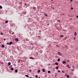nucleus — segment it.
<instances>
[{
	"label": "nucleus",
	"instance_id": "obj_19",
	"mask_svg": "<svg viewBox=\"0 0 78 78\" xmlns=\"http://www.w3.org/2000/svg\"><path fill=\"white\" fill-rule=\"evenodd\" d=\"M11 70H13L14 69H13V68H11Z\"/></svg>",
	"mask_w": 78,
	"mask_h": 78
},
{
	"label": "nucleus",
	"instance_id": "obj_38",
	"mask_svg": "<svg viewBox=\"0 0 78 78\" xmlns=\"http://www.w3.org/2000/svg\"><path fill=\"white\" fill-rule=\"evenodd\" d=\"M4 41H6V39H4Z\"/></svg>",
	"mask_w": 78,
	"mask_h": 78
},
{
	"label": "nucleus",
	"instance_id": "obj_17",
	"mask_svg": "<svg viewBox=\"0 0 78 78\" xmlns=\"http://www.w3.org/2000/svg\"><path fill=\"white\" fill-rule=\"evenodd\" d=\"M40 72H41V70H39L38 71V73H40Z\"/></svg>",
	"mask_w": 78,
	"mask_h": 78
},
{
	"label": "nucleus",
	"instance_id": "obj_44",
	"mask_svg": "<svg viewBox=\"0 0 78 78\" xmlns=\"http://www.w3.org/2000/svg\"><path fill=\"white\" fill-rule=\"evenodd\" d=\"M0 63H1V62H0Z\"/></svg>",
	"mask_w": 78,
	"mask_h": 78
},
{
	"label": "nucleus",
	"instance_id": "obj_22",
	"mask_svg": "<svg viewBox=\"0 0 78 78\" xmlns=\"http://www.w3.org/2000/svg\"><path fill=\"white\" fill-rule=\"evenodd\" d=\"M0 9H2V6L1 5L0 6Z\"/></svg>",
	"mask_w": 78,
	"mask_h": 78
},
{
	"label": "nucleus",
	"instance_id": "obj_40",
	"mask_svg": "<svg viewBox=\"0 0 78 78\" xmlns=\"http://www.w3.org/2000/svg\"><path fill=\"white\" fill-rule=\"evenodd\" d=\"M18 62H20V61H18Z\"/></svg>",
	"mask_w": 78,
	"mask_h": 78
},
{
	"label": "nucleus",
	"instance_id": "obj_30",
	"mask_svg": "<svg viewBox=\"0 0 78 78\" xmlns=\"http://www.w3.org/2000/svg\"><path fill=\"white\" fill-rule=\"evenodd\" d=\"M76 18H77V19H78V16H76Z\"/></svg>",
	"mask_w": 78,
	"mask_h": 78
},
{
	"label": "nucleus",
	"instance_id": "obj_41",
	"mask_svg": "<svg viewBox=\"0 0 78 78\" xmlns=\"http://www.w3.org/2000/svg\"><path fill=\"white\" fill-rule=\"evenodd\" d=\"M38 78H41V77H39Z\"/></svg>",
	"mask_w": 78,
	"mask_h": 78
},
{
	"label": "nucleus",
	"instance_id": "obj_14",
	"mask_svg": "<svg viewBox=\"0 0 78 78\" xmlns=\"http://www.w3.org/2000/svg\"><path fill=\"white\" fill-rule=\"evenodd\" d=\"M33 9H34V11H36V7H34L33 8Z\"/></svg>",
	"mask_w": 78,
	"mask_h": 78
},
{
	"label": "nucleus",
	"instance_id": "obj_16",
	"mask_svg": "<svg viewBox=\"0 0 78 78\" xmlns=\"http://www.w3.org/2000/svg\"><path fill=\"white\" fill-rule=\"evenodd\" d=\"M5 23H8V21H5Z\"/></svg>",
	"mask_w": 78,
	"mask_h": 78
},
{
	"label": "nucleus",
	"instance_id": "obj_12",
	"mask_svg": "<svg viewBox=\"0 0 78 78\" xmlns=\"http://www.w3.org/2000/svg\"><path fill=\"white\" fill-rule=\"evenodd\" d=\"M15 41H16V42H18V39L17 38L15 39Z\"/></svg>",
	"mask_w": 78,
	"mask_h": 78
},
{
	"label": "nucleus",
	"instance_id": "obj_31",
	"mask_svg": "<svg viewBox=\"0 0 78 78\" xmlns=\"http://www.w3.org/2000/svg\"><path fill=\"white\" fill-rule=\"evenodd\" d=\"M74 40L75 41V39H76V38L75 37H74Z\"/></svg>",
	"mask_w": 78,
	"mask_h": 78
},
{
	"label": "nucleus",
	"instance_id": "obj_15",
	"mask_svg": "<svg viewBox=\"0 0 78 78\" xmlns=\"http://www.w3.org/2000/svg\"><path fill=\"white\" fill-rule=\"evenodd\" d=\"M2 48H4V47H5V46H4L3 45H2Z\"/></svg>",
	"mask_w": 78,
	"mask_h": 78
},
{
	"label": "nucleus",
	"instance_id": "obj_35",
	"mask_svg": "<svg viewBox=\"0 0 78 78\" xmlns=\"http://www.w3.org/2000/svg\"><path fill=\"white\" fill-rule=\"evenodd\" d=\"M69 60H68L67 61V62H69Z\"/></svg>",
	"mask_w": 78,
	"mask_h": 78
},
{
	"label": "nucleus",
	"instance_id": "obj_6",
	"mask_svg": "<svg viewBox=\"0 0 78 78\" xmlns=\"http://www.w3.org/2000/svg\"><path fill=\"white\" fill-rule=\"evenodd\" d=\"M48 73H51V71H50V70L48 71Z\"/></svg>",
	"mask_w": 78,
	"mask_h": 78
},
{
	"label": "nucleus",
	"instance_id": "obj_32",
	"mask_svg": "<svg viewBox=\"0 0 78 78\" xmlns=\"http://www.w3.org/2000/svg\"><path fill=\"white\" fill-rule=\"evenodd\" d=\"M31 69H30L29 72H31Z\"/></svg>",
	"mask_w": 78,
	"mask_h": 78
},
{
	"label": "nucleus",
	"instance_id": "obj_43",
	"mask_svg": "<svg viewBox=\"0 0 78 78\" xmlns=\"http://www.w3.org/2000/svg\"><path fill=\"white\" fill-rule=\"evenodd\" d=\"M71 1H73V0H71Z\"/></svg>",
	"mask_w": 78,
	"mask_h": 78
},
{
	"label": "nucleus",
	"instance_id": "obj_34",
	"mask_svg": "<svg viewBox=\"0 0 78 78\" xmlns=\"http://www.w3.org/2000/svg\"><path fill=\"white\" fill-rule=\"evenodd\" d=\"M71 10H72L73 9V8H71Z\"/></svg>",
	"mask_w": 78,
	"mask_h": 78
},
{
	"label": "nucleus",
	"instance_id": "obj_7",
	"mask_svg": "<svg viewBox=\"0 0 78 78\" xmlns=\"http://www.w3.org/2000/svg\"><path fill=\"white\" fill-rule=\"evenodd\" d=\"M62 63L63 64H66V61H64Z\"/></svg>",
	"mask_w": 78,
	"mask_h": 78
},
{
	"label": "nucleus",
	"instance_id": "obj_37",
	"mask_svg": "<svg viewBox=\"0 0 78 78\" xmlns=\"http://www.w3.org/2000/svg\"><path fill=\"white\" fill-rule=\"evenodd\" d=\"M53 9H55V8H52Z\"/></svg>",
	"mask_w": 78,
	"mask_h": 78
},
{
	"label": "nucleus",
	"instance_id": "obj_11",
	"mask_svg": "<svg viewBox=\"0 0 78 78\" xmlns=\"http://www.w3.org/2000/svg\"><path fill=\"white\" fill-rule=\"evenodd\" d=\"M58 55H61V54L59 52H58Z\"/></svg>",
	"mask_w": 78,
	"mask_h": 78
},
{
	"label": "nucleus",
	"instance_id": "obj_27",
	"mask_svg": "<svg viewBox=\"0 0 78 78\" xmlns=\"http://www.w3.org/2000/svg\"><path fill=\"white\" fill-rule=\"evenodd\" d=\"M67 78H69V75H67Z\"/></svg>",
	"mask_w": 78,
	"mask_h": 78
},
{
	"label": "nucleus",
	"instance_id": "obj_26",
	"mask_svg": "<svg viewBox=\"0 0 78 78\" xmlns=\"http://www.w3.org/2000/svg\"><path fill=\"white\" fill-rule=\"evenodd\" d=\"M7 45H9V42H7Z\"/></svg>",
	"mask_w": 78,
	"mask_h": 78
},
{
	"label": "nucleus",
	"instance_id": "obj_29",
	"mask_svg": "<svg viewBox=\"0 0 78 78\" xmlns=\"http://www.w3.org/2000/svg\"><path fill=\"white\" fill-rule=\"evenodd\" d=\"M62 15H63V16H65V14H62Z\"/></svg>",
	"mask_w": 78,
	"mask_h": 78
},
{
	"label": "nucleus",
	"instance_id": "obj_8",
	"mask_svg": "<svg viewBox=\"0 0 78 78\" xmlns=\"http://www.w3.org/2000/svg\"><path fill=\"white\" fill-rule=\"evenodd\" d=\"M60 37H64V35H60Z\"/></svg>",
	"mask_w": 78,
	"mask_h": 78
},
{
	"label": "nucleus",
	"instance_id": "obj_36",
	"mask_svg": "<svg viewBox=\"0 0 78 78\" xmlns=\"http://www.w3.org/2000/svg\"><path fill=\"white\" fill-rule=\"evenodd\" d=\"M62 73H64V71H62Z\"/></svg>",
	"mask_w": 78,
	"mask_h": 78
},
{
	"label": "nucleus",
	"instance_id": "obj_2",
	"mask_svg": "<svg viewBox=\"0 0 78 78\" xmlns=\"http://www.w3.org/2000/svg\"><path fill=\"white\" fill-rule=\"evenodd\" d=\"M43 72H45V69H43L42 70Z\"/></svg>",
	"mask_w": 78,
	"mask_h": 78
},
{
	"label": "nucleus",
	"instance_id": "obj_5",
	"mask_svg": "<svg viewBox=\"0 0 78 78\" xmlns=\"http://www.w3.org/2000/svg\"><path fill=\"white\" fill-rule=\"evenodd\" d=\"M55 65H56L57 66H58V63L57 62H56L55 63Z\"/></svg>",
	"mask_w": 78,
	"mask_h": 78
},
{
	"label": "nucleus",
	"instance_id": "obj_33",
	"mask_svg": "<svg viewBox=\"0 0 78 78\" xmlns=\"http://www.w3.org/2000/svg\"><path fill=\"white\" fill-rule=\"evenodd\" d=\"M60 20H57V22H60Z\"/></svg>",
	"mask_w": 78,
	"mask_h": 78
},
{
	"label": "nucleus",
	"instance_id": "obj_4",
	"mask_svg": "<svg viewBox=\"0 0 78 78\" xmlns=\"http://www.w3.org/2000/svg\"><path fill=\"white\" fill-rule=\"evenodd\" d=\"M29 58L31 59H34V58L33 57H30Z\"/></svg>",
	"mask_w": 78,
	"mask_h": 78
},
{
	"label": "nucleus",
	"instance_id": "obj_3",
	"mask_svg": "<svg viewBox=\"0 0 78 78\" xmlns=\"http://www.w3.org/2000/svg\"><path fill=\"white\" fill-rule=\"evenodd\" d=\"M12 44V42H10L9 43V45H11V44Z\"/></svg>",
	"mask_w": 78,
	"mask_h": 78
},
{
	"label": "nucleus",
	"instance_id": "obj_21",
	"mask_svg": "<svg viewBox=\"0 0 78 78\" xmlns=\"http://www.w3.org/2000/svg\"><path fill=\"white\" fill-rule=\"evenodd\" d=\"M58 72H59V73H61V71H60V70H58Z\"/></svg>",
	"mask_w": 78,
	"mask_h": 78
},
{
	"label": "nucleus",
	"instance_id": "obj_1",
	"mask_svg": "<svg viewBox=\"0 0 78 78\" xmlns=\"http://www.w3.org/2000/svg\"><path fill=\"white\" fill-rule=\"evenodd\" d=\"M66 66L67 67H68V68H69V69H70V66H69V65L67 64L66 65Z\"/></svg>",
	"mask_w": 78,
	"mask_h": 78
},
{
	"label": "nucleus",
	"instance_id": "obj_42",
	"mask_svg": "<svg viewBox=\"0 0 78 78\" xmlns=\"http://www.w3.org/2000/svg\"><path fill=\"white\" fill-rule=\"evenodd\" d=\"M0 44H1V42L0 41Z\"/></svg>",
	"mask_w": 78,
	"mask_h": 78
},
{
	"label": "nucleus",
	"instance_id": "obj_18",
	"mask_svg": "<svg viewBox=\"0 0 78 78\" xmlns=\"http://www.w3.org/2000/svg\"><path fill=\"white\" fill-rule=\"evenodd\" d=\"M18 70H17V69H16L15 70V72H16V73H17V72Z\"/></svg>",
	"mask_w": 78,
	"mask_h": 78
},
{
	"label": "nucleus",
	"instance_id": "obj_25",
	"mask_svg": "<svg viewBox=\"0 0 78 78\" xmlns=\"http://www.w3.org/2000/svg\"><path fill=\"white\" fill-rule=\"evenodd\" d=\"M44 15L46 16H48V15H47V14H45Z\"/></svg>",
	"mask_w": 78,
	"mask_h": 78
},
{
	"label": "nucleus",
	"instance_id": "obj_9",
	"mask_svg": "<svg viewBox=\"0 0 78 78\" xmlns=\"http://www.w3.org/2000/svg\"><path fill=\"white\" fill-rule=\"evenodd\" d=\"M25 76L27 78H29V76H28V75H26Z\"/></svg>",
	"mask_w": 78,
	"mask_h": 78
},
{
	"label": "nucleus",
	"instance_id": "obj_39",
	"mask_svg": "<svg viewBox=\"0 0 78 78\" xmlns=\"http://www.w3.org/2000/svg\"><path fill=\"white\" fill-rule=\"evenodd\" d=\"M49 25V24H48H48H47V25Z\"/></svg>",
	"mask_w": 78,
	"mask_h": 78
},
{
	"label": "nucleus",
	"instance_id": "obj_13",
	"mask_svg": "<svg viewBox=\"0 0 78 78\" xmlns=\"http://www.w3.org/2000/svg\"><path fill=\"white\" fill-rule=\"evenodd\" d=\"M8 64L9 65V66H10V65H11V62H9L8 63Z\"/></svg>",
	"mask_w": 78,
	"mask_h": 78
},
{
	"label": "nucleus",
	"instance_id": "obj_24",
	"mask_svg": "<svg viewBox=\"0 0 78 78\" xmlns=\"http://www.w3.org/2000/svg\"><path fill=\"white\" fill-rule=\"evenodd\" d=\"M0 34H1V35H3V33L2 32H1L0 33Z\"/></svg>",
	"mask_w": 78,
	"mask_h": 78
},
{
	"label": "nucleus",
	"instance_id": "obj_20",
	"mask_svg": "<svg viewBox=\"0 0 78 78\" xmlns=\"http://www.w3.org/2000/svg\"><path fill=\"white\" fill-rule=\"evenodd\" d=\"M56 69H58V66H56Z\"/></svg>",
	"mask_w": 78,
	"mask_h": 78
},
{
	"label": "nucleus",
	"instance_id": "obj_10",
	"mask_svg": "<svg viewBox=\"0 0 78 78\" xmlns=\"http://www.w3.org/2000/svg\"><path fill=\"white\" fill-rule=\"evenodd\" d=\"M74 36H76V32L74 33Z\"/></svg>",
	"mask_w": 78,
	"mask_h": 78
},
{
	"label": "nucleus",
	"instance_id": "obj_28",
	"mask_svg": "<svg viewBox=\"0 0 78 78\" xmlns=\"http://www.w3.org/2000/svg\"><path fill=\"white\" fill-rule=\"evenodd\" d=\"M35 77H36V78H37V77H38L37 75H36Z\"/></svg>",
	"mask_w": 78,
	"mask_h": 78
},
{
	"label": "nucleus",
	"instance_id": "obj_23",
	"mask_svg": "<svg viewBox=\"0 0 78 78\" xmlns=\"http://www.w3.org/2000/svg\"><path fill=\"white\" fill-rule=\"evenodd\" d=\"M58 61H60V59L59 58H58Z\"/></svg>",
	"mask_w": 78,
	"mask_h": 78
}]
</instances>
